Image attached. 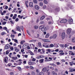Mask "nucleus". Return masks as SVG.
<instances>
[{
	"mask_svg": "<svg viewBox=\"0 0 75 75\" xmlns=\"http://www.w3.org/2000/svg\"><path fill=\"white\" fill-rule=\"evenodd\" d=\"M3 29L4 30H6V31L8 33H9V32L8 31V30L7 29V28L6 27H4L3 28Z\"/></svg>",
	"mask_w": 75,
	"mask_h": 75,
	"instance_id": "10",
	"label": "nucleus"
},
{
	"mask_svg": "<svg viewBox=\"0 0 75 75\" xmlns=\"http://www.w3.org/2000/svg\"><path fill=\"white\" fill-rule=\"evenodd\" d=\"M25 68H26L27 69H28L29 68V67L28 66H25Z\"/></svg>",
	"mask_w": 75,
	"mask_h": 75,
	"instance_id": "61",
	"label": "nucleus"
},
{
	"mask_svg": "<svg viewBox=\"0 0 75 75\" xmlns=\"http://www.w3.org/2000/svg\"><path fill=\"white\" fill-rule=\"evenodd\" d=\"M1 35H6V32H3L1 33Z\"/></svg>",
	"mask_w": 75,
	"mask_h": 75,
	"instance_id": "21",
	"label": "nucleus"
},
{
	"mask_svg": "<svg viewBox=\"0 0 75 75\" xmlns=\"http://www.w3.org/2000/svg\"><path fill=\"white\" fill-rule=\"evenodd\" d=\"M60 46L61 47H62V48H64L65 47V45L64 44H61L60 45Z\"/></svg>",
	"mask_w": 75,
	"mask_h": 75,
	"instance_id": "28",
	"label": "nucleus"
},
{
	"mask_svg": "<svg viewBox=\"0 0 75 75\" xmlns=\"http://www.w3.org/2000/svg\"><path fill=\"white\" fill-rule=\"evenodd\" d=\"M57 35L56 34H55L53 36L52 38H57Z\"/></svg>",
	"mask_w": 75,
	"mask_h": 75,
	"instance_id": "23",
	"label": "nucleus"
},
{
	"mask_svg": "<svg viewBox=\"0 0 75 75\" xmlns=\"http://www.w3.org/2000/svg\"><path fill=\"white\" fill-rule=\"evenodd\" d=\"M39 75H44V73L43 72H41L39 73Z\"/></svg>",
	"mask_w": 75,
	"mask_h": 75,
	"instance_id": "29",
	"label": "nucleus"
},
{
	"mask_svg": "<svg viewBox=\"0 0 75 75\" xmlns=\"http://www.w3.org/2000/svg\"><path fill=\"white\" fill-rule=\"evenodd\" d=\"M38 46H39V47H42L41 44V43L38 42Z\"/></svg>",
	"mask_w": 75,
	"mask_h": 75,
	"instance_id": "35",
	"label": "nucleus"
},
{
	"mask_svg": "<svg viewBox=\"0 0 75 75\" xmlns=\"http://www.w3.org/2000/svg\"><path fill=\"white\" fill-rule=\"evenodd\" d=\"M44 3L45 4H48V1L46 0H44L43 1Z\"/></svg>",
	"mask_w": 75,
	"mask_h": 75,
	"instance_id": "22",
	"label": "nucleus"
},
{
	"mask_svg": "<svg viewBox=\"0 0 75 75\" xmlns=\"http://www.w3.org/2000/svg\"><path fill=\"white\" fill-rule=\"evenodd\" d=\"M10 75H13L14 74V72H11L10 73Z\"/></svg>",
	"mask_w": 75,
	"mask_h": 75,
	"instance_id": "60",
	"label": "nucleus"
},
{
	"mask_svg": "<svg viewBox=\"0 0 75 75\" xmlns=\"http://www.w3.org/2000/svg\"><path fill=\"white\" fill-rule=\"evenodd\" d=\"M32 61L35 62V61H36V59L33 58L32 59Z\"/></svg>",
	"mask_w": 75,
	"mask_h": 75,
	"instance_id": "48",
	"label": "nucleus"
},
{
	"mask_svg": "<svg viewBox=\"0 0 75 75\" xmlns=\"http://www.w3.org/2000/svg\"><path fill=\"white\" fill-rule=\"evenodd\" d=\"M21 64H22V62H18V65H21Z\"/></svg>",
	"mask_w": 75,
	"mask_h": 75,
	"instance_id": "63",
	"label": "nucleus"
},
{
	"mask_svg": "<svg viewBox=\"0 0 75 75\" xmlns=\"http://www.w3.org/2000/svg\"><path fill=\"white\" fill-rule=\"evenodd\" d=\"M24 42H25V41L24 40H22L21 41V44L22 45H23V44Z\"/></svg>",
	"mask_w": 75,
	"mask_h": 75,
	"instance_id": "30",
	"label": "nucleus"
},
{
	"mask_svg": "<svg viewBox=\"0 0 75 75\" xmlns=\"http://www.w3.org/2000/svg\"><path fill=\"white\" fill-rule=\"evenodd\" d=\"M47 30V28L45 27H43L42 29V31H45Z\"/></svg>",
	"mask_w": 75,
	"mask_h": 75,
	"instance_id": "8",
	"label": "nucleus"
},
{
	"mask_svg": "<svg viewBox=\"0 0 75 75\" xmlns=\"http://www.w3.org/2000/svg\"><path fill=\"white\" fill-rule=\"evenodd\" d=\"M31 74H32V75H35V72H34V71H32Z\"/></svg>",
	"mask_w": 75,
	"mask_h": 75,
	"instance_id": "50",
	"label": "nucleus"
},
{
	"mask_svg": "<svg viewBox=\"0 0 75 75\" xmlns=\"http://www.w3.org/2000/svg\"><path fill=\"white\" fill-rule=\"evenodd\" d=\"M7 59H8V57H5V58L4 59V61L6 63L7 62Z\"/></svg>",
	"mask_w": 75,
	"mask_h": 75,
	"instance_id": "15",
	"label": "nucleus"
},
{
	"mask_svg": "<svg viewBox=\"0 0 75 75\" xmlns=\"http://www.w3.org/2000/svg\"><path fill=\"white\" fill-rule=\"evenodd\" d=\"M28 64L29 65H33V64L32 63V62H29Z\"/></svg>",
	"mask_w": 75,
	"mask_h": 75,
	"instance_id": "42",
	"label": "nucleus"
},
{
	"mask_svg": "<svg viewBox=\"0 0 75 75\" xmlns=\"http://www.w3.org/2000/svg\"><path fill=\"white\" fill-rule=\"evenodd\" d=\"M55 10L57 11H59L60 10V9L59 8V7H57L55 8Z\"/></svg>",
	"mask_w": 75,
	"mask_h": 75,
	"instance_id": "18",
	"label": "nucleus"
},
{
	"mask_svg": "<svg viewBox=\"0 0 75 75\" xmlns=\"http://www.w3.org/2000/svg\"><path fill=\"white\" fill-rule=\"evenodd\" d=\"M45 18V16H43L40 18V20H44Z\"/></svg>",
	"mask_w": 75,
	"mask_h": 75,
	"instance_id": "19",
	"label": "nucleus"
},
{
	"mask_svg": "<svg viewBox=\"0 0 75 75\" xmlns=\"http://www.w3.org/2000/svg\"><path fill=\"white\" fill-rule=\"evenodd\" d=\"M16 29L17 31H18L20 32H21V30H20V27L19 26H17L16 28Z\"/></svg>",
	"mask_w": 75,
	"mask_h": 75,
	"instance_id": "14",
	"label": "nucleus"
},
{
	"mask_svg": "<svg viewBox=\"0 0 75 75\" xmlns=\"http://www.w3.org/2000/svg\"><path fill=\"white\" fill-rule=\"evenodd\" d=\"M34 28L35 30H37L38 28V26L37 25H35L34 26Z\"/></svg>",
	"mask_w": 75,
	"mask_h": 75,
	"instance_id": "26",
	"label": "nucleus"
},
{
	"mask_svg": "<svg viewBox=\"0 0 75 75\" xmlns=\"http://www.w3.org/2000/svg\"><path fill=\"white\" fill-rule=\"evenodd\" d=\"M69 46V44L67 43L66 44H65L64 45V47L65 48H67V47H68Z\"/></svg>",
	"mask_w": 75,
	"mask_h": 75,
	"instance_id": "25",
	"label": "nucleus"
},
{
	"mask_svg": "<svg viewBox=\"0 0 75 75\" xmlns=\"http://www.w3.org/2000/svg\"><path fill=\"white\" fill-rule=\"evenodd\" d=\"M42 41H43V42H50V40H47L45 39H42Z\"/></svg>",
	"mask_w": 75,
	"mask_h": 75,
	"instance_id": "5",
	"label": "nucleus"
},
{
	"mask_svg": "<svg viewBox=\"0 0 75 75\" xmlns=\"http://www.w3.org/2000/svg\"><path fill=\"white\" fill-rule=\"evenodd\" d=\"M12 65V64L11 63H8V66L9 67H10V66H11V65Z\"/></svg>",
	"mask_w": 75,
	"mask_h": 75,
	"instance_id": "54",
	"label": "nucleus"
},
{
	"mask_svg": "<svg viewBox=\"0 0 75 75\" xmlns=\"http://www.w3.org/2000/svg\"><path fill=\"white\" fill-rule=\"evenodd\" d=\"M62 35H63L64 36H65V33L64 32H63L62 33Z\"/></svg>",
	"mask_w": 75,
	"mask_h": 75,
	"instance_id": "49",
	"label": "nucleus"
},
{
	"mask_svg": "<svg viewBox=\"0 0 75 75\" xmlns=\"http://www.w3.org/2000/svg\"><path fill=\"white\" fill-rule=\"evenodd\" d=\"M71 32V28H68L67 30V33L68 34H70V33Z\"/></svg>",
	"mask_w": 75,
	"mask_h": 75,
	"instance_id": "2",
	"label": "nucleus"
},
{
	"mask_svg": "<svg viewBox=\"0 0 75 75\" xmlns=\"http://www.w3.org/2000/svg\"><path fill=\"white\" fill-rule=\"evenodd\" d=\"M49 36H50V34H49V33H47L46 35L45 38H48Z\"/></svg>",
	"mask_w": 75,
	"mask_h": 75,
	"instance_id": "38",
	"label": "nucleus"
},
{
	"mask_svg": "<svg viewBox=\"0 0 75 75\" xmlns=\"http://www.w3.org/2000/svg\"><path fill=\"white\" fill-rule=\"evenodd\" d=\"M10 47V45H6L5 46V49L6 50H8L9 48Z\"/></svg>",
	"mask_w": 75,
	"mask_h": 75,
	"instance_id": "6",
	"label": "nucleus"
},
{
	"mask_svg": "<svg viewBox=\"0 0 75 75\" xmlns=\"http://www.w3.org/2000/svg\"><path fill=\"white\" fill-rule=\"evenodd\" d=\"M69 72H74L75 71V69H73L72 68H69Z\"/></svg>",
	"mask_w": 75,
	"mask_h": 75,
	"instance_id": "4",
	"label": "nucleus"
},
{
	"mask_svg": "<svg viewBox=\"0 0 75 75\" xmlns=\"http://www.w3.org/2000/svg\"><path fill=\"white\" fill-rule=\"evenodd\" d=\"M65 9H66V10H68V9H69V8L67 7H65Z\"/></svg>",
	"mask_w": 75,
	"mask_h": 75,
	"instance_id": "64",
	"label": "nucleus"
},
{
	"mask_svg": "<svg viewBox=\"0 0 75 75\" xmlns=\"http://www.w3.org/2000/svg\"><path fill=\"white\" fill-rule=\"evenodd\" d=\"M30 69H34V68L32 66H30Z\"/></svg>",
	"mask_w": 75,
	"mask_h": 75,
	"instance_id": "45",
	"label": "nucleus"
},
{
	"mask_svg": "<svg viewBox=\"0 0 75 75\" xmlns=\"http://www.w3.org/2000/svg\"><path fill=\"white\" fill-rule=\"evenodd\" d=\"M50 65L52 66H53V67H56V65L54 64V63L50 64Z\"/></svg>",
	"mask_w": 75,
	"mask_h": 75,
	"instance_id": "34",
	"label": "nucleus"
},
{
	"mask_svg": "<svg viewBox=\"0 0 75 75\" xmlns=\"http://www.w3.org/2000/svg\"><path fill=\"white\" fill-rule=\"evenodd\" d=\"M44 59H42L39 60V63H41L42 64L43 62H44Z\"/></svg>",
	"mask_w": 75,
	"mask_h": 75,
	"instance_id": "11",
	"label": "nucleus"
},
{
	"mask_svg": "<svg viewBox=\"0 0 75 75\" xmlns=\"http://www.w3.org/2000/svg\"><path fill=\"white\" fill-rule=\"evenodd\" d=\"M68 21L70 24H71L73 23V20L72 19H69L68 20Z\"/></svg>",
	"mask_w": 75,
	"mask_h": 75,
	"instance_id": "12",
	"label": "nucleus"
},
{
	"mask_svg": "<svg viewBox=\"0 0 75 75\" xmlns=\"http://www.w3.org/2000/svg\"><path fill=\"white\" fill-rule=\"evenodd\" d=\"M54 45L55 47H59L58 46V45H57V44L56 43L54 44Z\"/></svg>",
	"mask_w": 75,
	"mask_h": 75,
	"instance_id": "33",
	"label": "nucleus"
},
{
	"mask_svg": "<svg viewBox=\"0 0 75 75\" xmlns=\"http://www.w3.org/2000/svg\"><path fill=\"white\" fill-rule=\"evenodd\" d=\"M14 41L15 42H16V43H17V44H18V40H17L15 39Z\"/></svg>",
	"mask_w": 75,
	"mask_h": 75,
	"instance_id": "39",
	"label": "nucleus"
},
{
	"mask_svg": "<svg viewBox=\"0 0 75 75\" xmlns=\"http://www.w3.org/2000/svg\"><path fill=\"white\" fill-rule=\"evenodd\" d=\"M10 49L11 50V51H13V50H14V48H13V47H10Z\"/></svg>",
	"mask_w": 75,
	"mask_h": 75,
	"instance_id": "59",
	"label": "nucleus"
},
{
	"mask_svg": "<svg viewBox=\"0 0 75 75\" xmlns=\"http://www.w3.org/2000/svg\"><path fill=\"white\" fill-rule=\"evenodd\" d=\"M27 33L28 34V35H30V36H31V34H30V32H29V31L28 30L27 31Z\"/></svg>",
	"mask_w": 75,
	"mask_h": 75,
	"instance_id": "58",
	"label": "nucleus"
},
{
	"mask_svg": "<svg viewBox=\"0 0 75 75\" xmlns=\"http://www.w3.org/2000/svg\"><path fill=\"white\" fill-rule=\"evenodd\" d=\"M48 24H52V22L51 21H50L48 22Z\"/></svg>",
	"mask_w": 75,
	"mask_h": 75,
	"instance_id": "62",
	"label": "nucleus"
},
{
	"mask_svg": "<svg viewBox=\"0 0 75 75\" xmlns=\"http://www.w3.org/2000/svg\"><path fill=\"white\" fill-rule=\"evenodd\" d=\"M72 41L73 42H75V38H72Z\"/></svg>",
	"mask_w": 75,
	"mask_h": 75,
	"instance_id": "27",
	"label": "nucleus"
},
{
	"mask_svg": "<svg viewBox=\"0 0 75 75\" xmlns=\"http://www.w3.org/2000/svg\"><path fill=\"white\" fill-rule=\"evenodd\" d=\"M17 68H18V69L19 71H21V67H17Z\"/></svg>",
	"mask_w": 75,
	"mask_h": 75,
	"instance_id": "52",
	"label": "nucleus"
},
{
	"mask_svg": "<svg viewBox=\"0 0 75 75\" xmlns=\"http://www.w3.org/2000/svg\"><path fill=\"white\" fill-rule=\"evenodd\" d=\"M28 44L26 43L23 45L22 48L24 49H25V48H27L28 47Z\"/></svg>",
	"mask_w": 75,
	"mask_h": 75,
	"instance_id": "1",
	"label": "nucleus"
},
{
	"mask_svg": "<svg viewBox=\"0 0 75 75\" xmlns=\"http://www.w3.org/2000/svg\"><path fill=\"white\" fill-rule=\"evenodd\" d=\"M42 71L43 72H45L46 71H47V68L46 67L43 68L42 69Z\"/></svg>",
	"mask_w": 75,
	"mask_h": 75,
	"instance_id": "17",
	"label": "nucleus"
},
{
	"mask_svg": "<svg viewBox=\"0 0 75 75\" xmlns=\"http://www.w3.org/2000/svg\"><path fill=\"white\" fill-rule=\"evenodd\" d=\"M42 45L43 47H45V48H49V47H48V45H47V44L46 43H43Z\"/></svg>",
	"mask_w": 75,
	"mask_h": 75,
	"instance_id": "3",
	"label": "nucleus"
},
{
	"mask_svg": "<svg viewBox=\"0 0 75 75\" xmlns=\"http://www.w3.org/2000/svg\"><path fill=\"white\" fill-rule=\"evenodd\" d=\"M43 9H45L47 8V6L44 5L43 7Z\"/></svg>",
	"mask_w": 75,
	"mask_h": 75,
	"instance_id": "44",
	"label": "nucleus"
},
{
	"mask_svg": "<svg viewBox=\"0 0 75 75\" xmlns=\"http://www.w3.org/2000/svg\"><path fill=\"white\" fill-rule=\"evenodd\" d=\"M69 64L70 66H72V65H73V64H74L73 63V62H69Z\"/></svg>",
	"mask_w": 75,
	"mask_h": 75,
	"instance_id": "36",
	"label": "nucleus"
},
{
	"mask_svg": "<svg viewBox=\"0 0 75 75\" xmlns=\"http://www.w3.org/2000/svg\"><path fill=\"white\" fill-rule=\"evenodd\" d=\"M1 44H4L5 42H4V40H1Z\"/></svg>",
	"mask_w": 75,
	"mask_h": 75,
	"instance_id": "47",
	"label": "nucleus"
},
{
	"mask_svg": "<svg viewBox=\"0 0 75 75\" xmlns=\"http://www.w3.org/2000/svg\"><path fill=\"white\" fill-rule=\"evenodd\" d=\"M52 75H57V74L56 73H55V71H52Z\"/></svg>",
	"mask_w": 75,
	"mask_h": 75,
	"instance_id": "24",
	"label": "nucleus"
},
{
	"mask_svg": "<svg viewBox=\"0 0 75 75\" xmlns=\"http://www.w3.org/2000/svg\"><path fill=\"white\" fill-rule=\"evenodd\" d=\"M50 46L51 48H52V47H54V45L53 44H51L50 45Z\"/></svg>",
	"mask_w": 75,
	"mask_h": 75,
	"instance_id": "46",
	"label": "nucleus"
},
{
	"mask_svg": "<svg viewBox=\"0 0 75 75\" xmlns=\"http://www.w3.org/2000/svg\"><path fill=\"white\" fill-rule=\"evenodd\" d=\"M11 38H14L15 35L13 34H11Z\"/></svg>",
	"mask_w": 75,
	"mask_h": 75,
	"instance_id": "43",
	"label": "nucleus"
},
{
	"mask_svg": "<svg viewBox=\"0 0 75 75\" xmlns=\"http://www.w3.org/2000/svg\"><path fill=\"white\" fill-rule=\"evenodd\" d=\"M37 0H33V2L34 3H35V4H37Z\"/></svg>",
	"mask_w": 75,
	"mask_h": 75,
	"instance_id": "40",
	"label": "nucleus"
},
{
	"mask_svg": "<svg viewBox=\"0 0 75 75\" xmlns=\"http://www.w3.org/2000/svg\"><path fill=\"white\" fill-rule=\"evenodd\" d=\"M40 6L42 7V6H43V3L42 2H40L39 3Z\"/></svg>",
	"mask_w": 75,
	"mask_h": 75,
	"instance_id": "31",
	"label": "nucleus"
},
{
	"mask_svg": "<svg viewBox=\"0 0 75 75\" xmlns=\"http://www.w3.org/2000/svg\"><path fill=\"white\" fill-rule=\"evenodd\" d=\"M22 56H23V57H25V58H27V57H28V56H27V55H24L23 54H22Z\"/></svg>",
	"mask_w": 75,
	"mask_h": 75,
	"instance_id": "55",
	"label": "nucleus"
},
{
	"mask_svg": "<svg viewBox=\"0 0 75 75\" xmlns=\"http://www.w3.org/2000/svg\"><path fill=\"white\" fill-rule=\"evenodd\" d=\"M23 16H21L20 15H19L18 16V18H20V19H22V18H23Z\"/></svg>",
	"mask_w": 75,
	"mask_h": 75,
	"instance_id": "32",
	"label": "nucleus"
},
{
	"mask_svg": "<svg viewBox=\"0 0 75 75\" xmlns=\"http://www.w3.org/2000/svg\"><path fill=\"white\" fill-rule=\"evenodd\" d=\"M11 59L13 60H16L17 59V57H13L11 58Z\"/></svg>",
	"mask_w": 75,
	"mask_h": 75,
	"instance_id": "16",
	"label": "nucleus"
},
{
	"mask_svg": "<svg viewBox=\"0 0 75 75\" xmlns=\"http://www.w3.org/2000/svg\"><path fill=\"white\" fill-rule=\"evenodd\" d=\"M42 51L43 52V53H44L45 52V51H44V49H41Z\"/></svg>",
	"mask_w": 75,
	"mask_h": 75,
	"instance_id": "56",
	"label": "nucleus"
},
{
	"mask_svg": "<svg viewBox=\"0 0 75 75\" xmlns=\"http://www.w3.org/2000/svg\"><path fill=\"white\" fill-rule=\"evenodd\" d=\"M12 55V53H10L9 54H8V56H9V57L11 58L12 57H11V55Z\"/></svg>",
	"mask_w": 75,
	"mask_h": 75,
	"instance_id": "37",
	"label": "nucleus"
},
{
	"mask_svg": "<svg viewBox=\"0 0 75 75\" xmlns=\"http://www.w3.org/2000/svg\"><path fill=\"white\" fill-rule=\"evenodd\" d=\"M29 53H30V54H31V55H34V53H33V52L30 51H29Z\"/></svg>",
	"mask_w": 75,
	"mask_h": 75,
	"instance_id": "41",
	"label": "nucleus"
},
{
	"mask_svg": "<svg viewBox=\"0 0 75 75\" xmlns=\"http://www.w3.org/2000/svg\"><path fill=\"white\" fill-rule=\"evenodd\" d=\"M16 10H17V8H14L13 11H14V12H16Z\"/></svg>",
	"mask_w": 75,
	"mask_h": 75,
	"instance_id": "57",
	"label": "nucleus"
},
{
	"mask_svg": "<svg viewBox=\"0 0 75 75\" xmlns=\"http://www.w3.org/2000/svg\"><path fill=\"white\" fill-rule=\"evenodd\" d=\"M43 27V26H40L39 27V29H41V30H42V28Z\"/></svg>",
	"mask_w": 75,
	"mask_h": 75,
	"instance_id": "51",
	"label": "nucleus"
},
{
	"mask_svg": "<svg viewBox=\"0 0 75 75\" xmlns=\"http://www.w3.org/2000/svg\"><path fill=\"white\" fill-rule=\"evenodd\" d=\"M14 50H15V51L16 52H18V51H19V49H18L17 47H15L14 48Z\"/></svg>",
	"mask_w": 75,
	"mask_h": 75,
	"instance_id": "20",
	"label": "nucleus"
},
{
	"mask_svg": "<svg viewBox=\"0 0 75 75\" xmlns=\"http://www.w3.org/2000/svg\"><path fill=\"white\" fill-rule=\"evenodd\" d=\"M72 52L71 51H69V55H71L72 53Z\"/></svg>",
	"mask_w": 75,
	"mask_h": 75,
	"instance_id": "53",
	"label": "nucleus"
},
{
	"mask_svg": "<svg viewBox=\"0 0 75 75\" xmlns=\"http://www.w3.org/2000/svg\"><path fill=\"white\" fill-rule=\"evenodd\" d=\"M29 6L30 7H33V3L32 2H30L29 4Z\"/></svg>",
	"mask_w": 75,
	"mask_h": 75,
	"instance_id": "13",
	"label": "nucleus"
},
{
	"mask_svg": "<svg viewBox=\"0 0 75 75\" xmlns=\"http://www.w3.org/2000/svg\"><path fill=\"white\" fill-rule=\"evenodd\" d=\"M34 8L36 10H39L40 9V7L37 5H35Z\"/></svg>",
	"mask_w": 75,
	"mask_h": 75,
	"instance_id": "9",
	"label": "nucleus"
},
{
	"mask_svg": "<svg viewBox=\"0 0 75 75\" xmlns=\"http://www.w3.org/2000/svg\"><path fill=\"white\" fill-rule=\"evenodd\" d=\"M67 22V20L66 19H63L62 20L60 21L61 23H66Z\"/></svg>",
	"mask_w": 75,
	"mask_h": 75,
	"instance_id": "7",
	"label": "nucleus"
}]
</instances>
